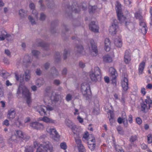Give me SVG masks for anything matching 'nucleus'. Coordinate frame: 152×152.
Segmentation results:
<instances>
[{"label": "nucleus", "instance_id": "nucleus-44", "mask_svg": "<svg viewBox=\"0 0 152 152\" xmlns=\"http://www.w3.org/2000/svg\"><path fill=\"white\" fill-rule=\"evenodd\" d=\"M116 129L118 133L121 135L124 134V132L121 126H118L117 127Z\"/></svg>", "mask_w": 152, "mask_h": 152}, {"label": "nucleus", "instance_id": "nucleus-18", "mask_svg": "<svg viewBox=\"0 0 152 152\" xmlns=\"http://www.w3.org/2000/svg\"><path fill=\"white\" fill-rule=\"evenodd\" d=\"M131 60L130 51L128 50L126 51L124 56V61L126 64L129 63Z\"/></svg>", "mask_w": 152, "mask_h": 152}, {"label": "nucleus", "instance_id": "nucleus-45", "mask_svg": "<svg viewBox=\"0 0 152 152\" xmlns=\"http://www.w3.org/2000/svg\"><path fill=\"white\" fill-rule=\"evenodd\" d=\"M37 81V85L39 86V87L43 85L44 83V81L42 79H39Z\"/></svg>", "mask_w": 152, "mask_h": 152}, {"label": "nucleus", "instance_id": "nucleus-57", "mask_svg": "<svg viewBox=\"0 0 152 152\" xmlns=\"http://www.w3.org/2000/svg\"><path fill=\"white\" fill-rule=\"evenodd\" d=\"M77 7V8L74 9L73 8H72V10L73 12L75 13L78 12L80 10V8H81V7Z\"/></svg>", "mask_w": 152, "mask_h": 152}, {"label": "nucleus", "instance_id": "nucleus-55", "mask_svg": "<svg viewBox=\"0 0 152 152\" xmlns=\"http://www.w3.org/2000/svg\"><path fill=\"white\" fill-rule=\"evenodd\" d=\"M36 152H46L40 145L37 148Z\"/></svg>", "mask_w": 152, "mask_h": 152}, {"label": "nucleus", "instance_id": "nucleus-56", "mask_svg": "<svg viewBox=\"0 0 152 152\" xmlns=\"http://www.w3.org/2000/svg\"><path fill=\"white\" fill-rule=\"evenodd\" d=\"M45 15L43 13H41L40 14L39 19L43 21L45 20Z\"/></svg>", "mask_w": 152, "mask_h": 152}, {"label": "nucleus", "instance_id": "nucleus-9", "mask_svg": "<svg viewBox=\"0 0 152 152\" xmlns=\"http://www.w3.org/2000/svg\"><path fill=\"white\" fill-rule=\"evenodd\" d=\"M73 133L74 137L75 139V143L78 146L82 144V141L80 138L82 137V134L80 130Z\"/></svg>", "mask_w": 152, "mask_h": 152}, {"label": "nucleus", "instance_id": "nucleus-29", "mask_svg": "<svg viewBox=\"0 0 152 152\" xmlns=\"http://www.w3.org/2000/svg\"><path fill=\"white\" fill-rule=\"evenodd\" d=\"M109 71L110 73L113 80H115L116 77L117 73L116 71L113 67H111L109 69Z\"/></svg>", "mask_w": 152, "mask_h": 152}, {"label": "nucleus", "instance_id": "nucleus-26", "mask_svg": "<svg viewBox=\"0 0 152 152\" xmlns=\"http://www.w3.org/2000/svg\"><path fill=\"white\" fill-rule=\"evenodd\" d=\"M83 50V48L81 45H77L75 48V51L76 54L81 53Z\"/></svg>", "mask_w": 152, "mask_h": 152}, {"label": "nucleus", "instance_id": "nucleus-20", "mask_svg": "<svg viewBox=\"0 0 152 152\" xmlns=\"http://www.w3.org/2000/svg\"><path fill=\"white\" fill-rule=\"evenodd\" d=\"M29 6L30 9L32 10V13L34 15V18L37 19L38 18V13L35 9V5L34 3L31 2L30 3Z\"/></svg>", "mask_w": 152, "mask_h": 152}, {"label": "nucleus", "instance_id": "nucleus-14", "mask_svg": "<svg viewBox=\"0 0 152 152\" xmlns=\"http://www.w3.org/2000/svg\"><path fill=\"white\" fill-rule=\"evenodd\" d=\"M129 21V20L126 19L125 18L124 21L123 22H120L121 23H124L125 26L129 30L133 31L134 30V25L132 23L130 22Z\"/></svg>", "mask_w": 152, "mask_h": 152}, {"label": "nucleus", "instance_id": "nucleus-54", "mask_svg": "<svg viewBox=\"0 0 152 152\" xmlns=\"http://www.w3.org/2000/svg\"><path fill=\"white\" fill-rule=\"evenodd\" d=\"M43 2V0H39L38 2V3L40 5L41 9L43 10L45 9V6L42 4Z\"/></svg>", "mask_w": 152, "mask_h": 152}, {"label": "nucleus", "instance_id": "nucleus-19", "mask_svg": "<svg viewBox=\"0 0 152 152\" xmlns=\"http://www.w3.org/2000/svg\"><path fill=\"white\" fill-rule=\"evenodd\" d=\"M89 29L94 32H97L99 31L98 26L95 24V22L92 21L89 25Z\"/></svg>", "mask_w": 152, "mask_h": 152}, {"label": "nucleus", "instance_id": "nucleus-46", "mask_svg": "<svg viewBox=\"0 0 152 152\" xmlns=\"http://www.w3.org/2000/svg\"><path fill=\"white\" fill-rule=\"evenodd\" d=\"M31 52L33 55L36 58L37 57L38 55L40 53L39 52L35 50H32Z\"/></svg>", "mask_w": 152, "mask_h": 152}, {"label": "nucleus", "instance_id": "nucleus-64", "mask_svg": "<svg viewBox=\"0 0 152 152\" xmlns=\"http://www.w3.org/2000/svg\"><path fill=\"white\" fill-rule=\"evenodd\" d=\"M124 1L126 5L129 7V5L131 3V1L129 0H124Z\"/></svg>", "mask_w": 152, "mask_h": 152}, {"label": "nucleus", "instance_id": "nucleus-61", "mask_svg": "<svg viewBox=\"0 0 152 152\" xmlns=\"http://www.w3.org/2000/svg\"><path fill=\"white\" fill-rule=\"evenodd\" d=\"M50 65V64L49 63H48V62L46 63L44 65V67L45 69L46 70L48 69H49V68Z\"/></svg>", "mask_w": 152, "mask_h": 152}, {"label": "nucleus", "instance_id": "nucleus-52", "mask_svg": "<svg viewBox=\"0 0 152 152\" xmlns=\"http://www.w3.org/2000/svg\"><path fill=\"white\" fill-rule=\"evenodd\" d=\"M72 96L71 94H68L66 96V99L67 101L69 102L72 99Z\"/></svg>", "mask_w": 152, "mask_h": 152}, {"label": "nucleus", "instance_id": "nucleus-12", "mask_svg": "<svg viewBox=\"0 0 152 152\" xmlns=\"http://www.w3.org/2000/svg\"><path fill=\"white\" fill-rule=\"evenodd\" d=\"M16 132V135L26 141L28 140L30 138V137L29 136L21 130H17Z\"/></svg>", "mask_w": 152, "mask_h": 152}, {"label": "nucleus", "instance_id": "nucleus-5", "mask_svg": "<svg viewBox=\"0 0 152 152\" xmlns=\"http://www.w3.org/2000/svg\"><path fill=\"white\" fill-rule=\"evenodd\" d=\"M121 6V4L117 1L116 4V10L118 18L119 21L123 22L124 21L125 17L123 15L124 12L122 11Z\"/></svg>", "mask_w": 152, "mask_h": 152}, {"label": "nucleus", "instance_id": "nucleus-21", "mask_svg": "<svg viewBox=\"0 0 152 152\" xmlns=\"http://www.w3.org/2000/svg\"><path fill=\"white\" fill-rule=\"evenodd\" d=\"M36 44L37 46L43 47L45 50H47L48 49V44L44 43L42 40L40 39L37 40Z\"/></svg>", "mask_w": 152, "mask_h": 152}, {"label": "nucleus", "instance_id": "nucleus-8", "mask_svg": "<svg viewBox=\"0 0 152 152\" xmlns=\"http://www.w3.org/2000/svg\"><path fill=\"white\" fill-rule=\"evenodd\" d=\"M122 77H123V78L121 82V86L123 91H126L128 89V81L127 78V75L126 74L124 73L122 75Z\"/></svg>", "mask_w": 152, "mask_h": 152}, {"label": "nucleus", "instance_id": "nucleus-15", "mask_svg": "<svg viewBox=\"0 0 152 152\" xmlns=\"http://www.w3.org/2000/svg\"><path fill=\"white\" fill-rule=\"evenodd\" d=\"M88 143L89 148L91 151L94 150L96 147V143L95 138L94 137H92L91 139L89 138Z\"/></svg>", "mask_w": 152, "mask_h": 152}, {"label": "nucleus", "instance_id": "nucleus-38", "mask_svg": "<svg viewBox=\"0 0 152 152\" xmlns=\"http://www.w3.org/2000/svg\"><path fill=\"white\" fill-rule=\"evenodd\" d=\"M15 77L16 80L17 81H19L20 83H21L23 80V78L22 77L21 75L19 76L17 73H15Z\"/></svg>", "mask_w": 152, "mask_h": 152}, {"label": "nucleus", "instance_id": "nucleus-24", "mask_svg": "<svg viewBox=\"0 0 152 152\" xmlns=\"http://www.w3.org/2000/svg\"><path fill=\"white\" fill-rule=\"evenodd\" d=\"M15 112L14 110L11 109L9 110L7 115L8 118L10 119H13L15 117Z\"/></svg>", "mask_w": 152, "mask_h": 152}, {"label": "nucleus", "instance_id": "nucleus-47", "mask_svg": "<svg viewBox=\"0 0 152 152\" xmlns=\"http://www.w3.org/2000/svg\"><path fill=\"white\" fill-rule=\"evenodd\" d=\"M61 148L65 150L67 148V145L65 142H62L60 144Z\"/></svg>", "mask_w": 152, "mask_h": 152}, {"label": "nucleus", "instance_id": "nucleus-42", "mask_svg": "<svg viewBox=\"0 0 152 152\" xmlns=\"http://www.w3.org/2000/svg\"><path fill=\"white\" fill-rule=\"evenodd\" d=\"M77 147H78L79 152H80V151L83 152L86 151L84 147L82 144L79 145H78Z\"/></svg>", "mask_w": 152, "mask_h": 152}, {"label": "nucleus", "instance_id": "nucleus-62", "mask_svg": "<svg viewBox=\"0 0 152 152\" xmlns=\"http://www.w3.org/2000/svg\"><path fill=\"white\" fill-rule=\"evenodd\" d=\"M136 121L138 124H141L142 123V121L140 118H136Z\"/></svg>", "mask_w": 152, "mask_h": 152}, {"label": "nucleus", "instance_id": "nucleus-59", "mask_svg": "<svg viewBox=\"0 0 152 152\" xmlns=\"http://www.w3.org/2000/svg\"><path fill=\"white\" fill-rule=\"evenodd\" d=\"M133 117L132 115H130L129 116V118L128 119V121L131 124L132 123L133 121Z\"/></svg>", "mask_w": 152, "mask_h": 152}, {"label": "nucleus", "instance_id": "nucleus-39", "mask_svg": "<svg viewBox=\"0 0 152 152\" xmlns=\"http://www.w3.org/2000/svg\"><path fill=\"white\" fill-rule=\"evenodd\" d=\"M137 139V137L136 135L132 136L129 138V141L133 142L136 140Z\"/></svg>", "mask_w": 152, "mask_h": 152}, {"label": "nucleus", "instance_id": "nucleus-60", "mask_svg": "<svg viewBox=\"0 0 152 152\" xmlns=\"http://www.w3.org/2000/svg\"><path fill=\"white\" fill-rule=\"evenodd\" d=\"M60 83V81L59 80H55L53 81V83L57 86L59 85Z\"/></svg>", "mask_w": 152, "mask_h": 152}, {"label": "nucleus", "instance_id": "nucleus-40", "mask_svg": "<svg viewBox=\"0 0 152 152\" xmlns=\"http://www.w3.org/2000/svg\"><path fill=\"white\" fill-rule=\"evenodd\" d=\"M91 135H88V132H85L84 134L83 135V138L87 140L88 141V140L89 138L90 139L92 138H90V137H91Z\"/></svg>", "mask_w": 152, "mask_h": 152}, {"label": "nucleus", "instance_id": "nucleus-3", "mask_svg": "<svg viewBox=\"0 0 152 152\" xmlns=\"http://www.w3.org/2000/svg\"><path fill=\"white\" fill-rule=\"evenodd\" d=\"M81 90L83 95L86 99L90 97L91 92L89 85L86 83H83L81 85Z\"/></svg>", "mask_w": 152, "mask_h": 152}, {"label": "nucleus", "instance_id": "nucleus-35", "mask_svg": "<svg viewBox=\"0 0 152 152\" xmlns=\"http://www.w3.org/2000/svg\"><path fill=\"white\" fill-rule=\"evenodd\" d=\"M143 102H145L146 104H148L150 107V104L152 103V101L149 96H147L146 99L145 100V101Z\"/></svg>", "mask_w": 152, "mask_h": 152}, {"label": "nucleus", "instance_id": "nucleus-4", "mask_svg": "<svg viewBox=\"0 0 152 152\" xmlns=\"http://www.w3.org/2000/svg\"><path fill=\"white\" fill-rule=\"evenodd\" d=\"M100 69L98 67H95L93 70L90 72L89 75L91 79L93 81L100 80L101 78Z\"/></svg>", "mask_w": 152, "mask_h": 152}, {"label": "nucleus", "instance_id": "nucleus-6", "mask_svg": "<svg viewBox=\"0 0 152 152\" xmlns=\"http://www.w3.org/2000/svg\"><path fill=\"white\" fill-rule=\"evenodd\" d=\"M46 131L53 140L57 141L59 139V135L54 128L48 127Z\"/></svg>", "mask_w": 152, "mask_h": 152}, {"label": "nucleus", "instance_id": "nucleus-36", "mask_svg": "<svg viewBox=\"0 0 152 152\" xmlns=\"http://www.w3.org/2000/svg\"><path fill=\"white\" fill-rule=\"evenodd\" d=\"M141 110L143 112H145V110L147 108V104L145 103V102H142L141 103Z\"/></svg>", "mask_w": 152, "mask_h": 152}, {"label": "nucleus", "instance_id": "nucleus-27", "mask_svg": "<svg viewBox=\"0 0 152 152\" xmlns=\"http://www.w3.org/2000/svg\"><path fill=\"white\" fill-rule=\"evenodd\" d=\"M103 60L104 62L106 63H110L112 61V58L108 54L106 55L103 57Z\"/></svg>", "mask_w": 152, "mask_h": 152}, {"label": "nucleus", "instance_id": "nucleus-53", "mask_svg": "<svg viewBox=\"0 0 152 152\" xmlns=\"http://www.w3.org/2000/svg\"><path fill=\"white\" fill-rule=\"evenodd\" d=\"M140 28L146 27V25L145 23L142 20H140Z\"/></svg>", "mask_w": 152, "mask_h": 152}, {"label": "nucleus", "instance_id": "nucleus-33", "mask_svg": "<svg viewBox=\"0 0 152 152\" xmlns=\"http://www.w3.org/2000/svg\"><path fill=\"white\" fill-rule=\"evenodd\" d=\"M123 123L124 126L127 127L128 126V121L127 119L126 116V113H123Z\"/></svg>", "mask_w": 152, "mask_h": 152}, {"label": "nucleus", "instance_id": "nucleus-49", "mask_svg": "<svg viewBox=\"0 0 152 152\" xmlns=\"http://www.w3.org/2000/svg\"><path fill=\"white\" fill-rule=\"evenodd\" d=\"M148 142L149 143H151L152 142V135L149 134L147 136Z\"/></svg>", "mask_w": 152, "mask_h": 152}, {"label": "nucleus", "instance_id": "nucleus-2", "mask_svg": "<svg viewBox=\"0 0 152 152\" xmlns=\"http://www.w3.org/2000/svg\"><path fill=\"white\" fill-rule=\"evenodd\" d=\"M17 94L18 95L22 94L26 99V102L29 105L31 102L30 94L26 87L23 86H20L18 88Z\"/></svg>", "mask_w": 152, "mask_h": 152}, {"label": "nucleus", "instance_id": "nucleus-22", "mask_svg": "<svg viewBox=\"0 0 152 152\" xmlns=\"http://www.w3.org/2000/svg\"><path fill=\"white\" fill-rule=\"evenodd\" d=\"M114 43L115 46L118 48H121L122 46V41L120 37H118L115 38Z\"/></svg>", "mask_w": 152, "mask_h": 152}, {"label": "nucleus", "instance_id": "nucleus-30", "mask_svg": "<svg viewBox=\"0 0 152 152\" xmlns=\"http://www.w3.org/2000/svg\"><path fill=\"white\" fill-rule=\"evenodd\" d=\"M24 77L26 81H28L31 78V75L29 70H26L25 72Z\"/></svg>", "mask_w": 152, "mask_h": 152}, {"label": "nucleus", "instance_id": "nucleus-28", "mask_svg": "<svg viewBox=\"0 0 152 152\" xmlns=\"http://www.w3.org/2000/svg\"><path fill=\"white\" fill-rule=\"evenodd\" d=\"M145 63L144 61H142L140 63L139 66L138 72L139 75L142 74L145 67Z\"/></svg>", "mask_w": 152, "mask_h": 152}, {"label": "nucleus", "instance_id": "nucleus-16", "mask_svg": "<svg viewBox=\"0 0 152 152\" xmlns=\"http://www.w3.org/2000/svg\"><path fill=\"white\" fill-rule=\"evenodd\" d=\"M91 47H89V49L91 51V53H94V56H95L97 55L98 52L97 47L93 40H91L90 41Z\"/></svg>", "mask_w": 152, "mask_h": 152}, {"label": "nucleus", "instance_id": "nucleus-13", "mask_svg": "<svg viewBox=\"0 0 152 152\" xmlns=\"http://www.w3.org/2000/svg\"><path fill=\"white\" fill-rule=\"evenodd\" d=\"M30 126L33 129L37 130H42L44 128L43 124L38 122H34L31 123Z\"/></svg>", "mask_w": 152, "mask_h": 152}, {"label": "nucleus", "instance_id": "nucleus-51", "mask_svg": "<svg viewBox=\"0 0 152 152\" xmlns=\"http://www.w3.org/2000/svg\"><path fill=\"white\" fill-rule=\"evenodd\" d=\"M60 53L58 52H56V56H55L56 61H58L60 59Z\"/></svg>", "mask_w": 152, "mask_h": 152}, {"label": "nucleus", "instance_id": "nucleus-41", "mask_svg": "<svg viewBox=\"0 0 152 152\" xmlns=\"http://www.w3.org/2000/svg\"><path fill=\"white\" fill-rule=\"evenodd\" d=\"M147 28L146 27L140 28L139 31L143 34H145L147 32Z\"/></svg>", "mask_w": 152, "mask_h": 152}, {"label": "nucleus", "instance_id": "nucleus-17", "mask_svg": "<svg viewBox=\"0 0 152 152\" xmlns=\"http://www.w3.org/2000/svg\"><path fill=\"white\" fill-rule=\"evenodd\" d=\"M59 75V73L55 67H52L50 70V78L56 77Z\"/></svg>", "mask_w": 152, "mask_h": 152}, {"label": "nucleus", "instance_id": "nucleus-23", "mask_svg": "<svg viewBox=\"0 0 152 152\" xmlns=\"http://www.w3.org/2000/svg\"><path fill=\"white\" fill-rule=\"evenodd\" d=\"M104 49L106 51H109L110 49V42L108 38L104 40Z\"/></svg>", "mask_w": 152, "mask_h": 152}, {"label": "nucleus", "instance_id": "nucleus-50", "mask_svg": "<svg viewBox=\"0 0 152 152\" xmlns=\"http://www.w3.org/2000/svg\"><path fill=\"white\" fill-rule=\"evenodd\" d=\"M33 149L32 147L29 146L27 148H26L25 152H33Z\"/></svg>", "mask_w": 152, "mask_h": 152}, {"label": "nucleus", "instance_id": "nucleus-31", "mask_svg": "<svg viewBox=\"0 0 152 152\" xmlns=\"http://www.w3.org/2000/svg\"><path fill=\"white\" fill-rule=\"evenodd\" d=\"M32 60L31 57L28 55H26L24 56L23 62L24 63L26 64L31 63Z\"/></svg>", "mask_w": 152, "mask_h": 152}, {"label": "nucleus", "instance_id": "nucleus-1", "mask_svg": "<svg viewBox=\"0 0 152 152\" xmlns=\"http://www.w3.org/2000/svg\"><path fill=\"white\" fill-rule=\"evenodd\" d=\"M49 95L51 94L50 97L45 96L44 99V102L47 105L46 107L44 105H38L35 107L37 111L41 115H47L46 111H51L53 108L50 106L58 101V95L53 92L51 93H49Z\"/></svg>", "mask_w": 152, "mask_h": 152}, {"label": "nucleus", "instance_id": "nucleus-34", "mask_svg": "<svg viewBox=\"0 0 152 152\" xmlns=\"http://www.w3.org/2000/svg\"><path fill=\"white\" fill-rule=\"evenodd\" d=\"M70 54V51L69 50L65 49L64 51L63 57L64 59L65 60L66 59L68 56H69Z\"/></svg>", "mask_w": 152, "mask_h": 152}, {"label": "nucleus", "instance_id": "nucleus-37", "mask_svg": "<svg viewBox=\"0 0 152 152\" xmlns=\"http://www.w3.org/2000/svg\"><path fill=\"white\" fill-rule=\"evenodd\" d=\"M26 11L24 10L21 9L19 11V15L21 17H24L26 14Z\"/></svg>", "mask_w": 152, "mask_h": 152}, {"label": "nucleus", "instance_id": "nucleus-11", "mask_svg": "<svg viewBox=\"0 0 152 152\" xmlns=\"http://www.w3.org/2000/svg\"><path fill=\"white\" fill-rule=\"evenodd\" d=\"M40 145L46 152H51L52 151V146L49 142H45Z\"/></svg>", "mask_w": 152, "mask_h": 152}, {"label": "nucleus", "instance_id": "nucleus-58", "mask_svg": "<svg viewBox=\"0 0 152 152\" xmlns=\"http://www.w3.org/2000/svg\"><path fill=\"white\" fill-rule=\"evenodd\" d=\"M2 76L4 78H7L8 76L10 75V74L7 72L2 73Z\"/></svg>", "mask_w": 152, "mask_h": 152}, {"label": "nucleus", "instance_id": "nucleus-7", "mask_svg": "<svg viewBox=\"0 0 152 152\" xmlns=\"http://www.w3.org/2000/svg\"><path fill=\"white\" fill-rule=\"evenodd\" d=\"M118 29L117 20H114L111 26L110 27L109 31L113 35L115 34Z\"/></svg>", "mask_w": 152, "mask_h": 152}, {"label": "nucleus", "instance_id": "nucleus-43", "mask_svg": "<svg viewBox=\"0 0 152 152\" xmlns=\"http://www.w3.org/2000/svg\"><path fill=\"white\" fill-rule=\"evenodd\" d=\"M28 19L31 23V24L34 25L36 24V22L34 19L33 18V17L29 15L28 17Z\"/></svg>", "mask_w": 152, "mask_h": 152}, {"label": "nucleus", "instance_id": "nucleus-48", "mask_svg": "<svg viewBox=\"0 0 152 152\" xmlns=\"http://www.w3.org/2000/svg\"><path fill=\"white\" fill-rule=\"evenodd\" d=\"M96 7L95 6H90L89 7L90 12L91 13L94 12L95 10L96 9Z\"/></svg>", "mask_w": 152, "mask_h": 152}, {"label": "nucleus", "instance_id": "nucleus-63", "mask_svg": "<svg viewBox=\"0 0 152 152\" xmlns=\"http://www.w3.org/2000/svg\"><path fill=\"white\" fill-rule=\"evenodd\" d=\"M79 66L82 68H84L85 66V64L82 61H80L79 64Z\"/></svg>", "mask_w": 152, "mask_h": 152}, {"label": "nucleus", "instance_id": "nucleus-10", "mask_svg": "<svg viewBox=\"0 0 152 152\" xmlns=\"http://www.w3.org/2000/svg\"><path fill=\"white\" fill-rule=\"evenodd\" d=\"M65 123L67 126L71 128L73 133L79 130V129L69 119H66L65 121Z\"/></svg>", "mask_w": 152, "mask_h": 152}, {"label": "nucleus", "instance_id": "nucleus-25", "mask_svg": "<svg viewBox=\"0 0 152 152\" xmlns=\"http://www.w3.org/2000/svg\"><path fill=\"white\" fill-rule=\"evenodd\" d=\"M40 119L44 122L47 123H54L56 122V121L53 120L51 118H49L46 116H44L43 118H41Z\"/></svg>", "mask_w": 152, "mask_h": 152}, {"label": "nucleus", "instance_id": "nucleus-32", "mask_svg": "<svg viewBox=\"0 0 152 152\" xmlns=\"http://www.w3.org/2000/svg\"><path fill=\"white\" fill-rule=\"evenodd\" d=\"M7 33L4 31H2L0 35V40H3L7 37Z\"/></svg>", "mask_w": 152, "mask_h": 152}]
</instances>
